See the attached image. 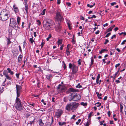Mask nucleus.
Returning a JSON list of instances; mask_svg holds the SVG:
<instances>
[{"label": "nucleus", "instance_id": "f257e3e1", "mask_svg": "<svg viewBox=\"0 0 126 126\" xmlns=\"http://www.w3.org/2000/svg\"><path fill=\"white\" fill-rule=\"evenodd\" d=\"M43 26L47 30H52L54 28V23L52 21L49 19L44 20Z\"/></svg>", "mask_w": 126, "mask_h": 126}, {"label": "nucleus", "instance_id": "f03ea898", "mask_svg": "<svg viewBox=\"0 0 126 126\" xmlns=\"http://www.w3.org/2000/svg\"><path fill=\"white\" fill-rule=\"evenodd\" d=\"M15 105L17 110L19 111L23 110V107L22 106L20 100L18 97H16Z\"/></svg>", "mask_w": 126, "mask_h": 126}, {"label": "nucleus", "instance_id": "7ed1b4c3", "mask_svg": "<svg viewBox=\"0 0 126 126\" xmlns=\"http://www.w3.org/2000/svg\"><path fill=\"white\" fill-rule=\"evenodd\" d=\"M7 70H5L3 71V74L4 76L6 77L7 79L11 80L12 78L9 77L8 75V73H9L11 75H13L14 73L12 71L10 68H8L7 69Z\"/></svg>", "mask_w": 126, "mask_h": 126}, {"label": "nucleus", "instance_id": "20e7f679", "mask_svg": "<svg viewBox=\"0 0 126 126\" xmlns=\"http://www.w3.org/2000/svg\"><path fill=\"white\" fill-rule=\"evenodd\" d=\"M16 97H19L20 93L22 91V87L21 86L17 84H16Z\"/></svg>", "mask_w": 126, "mask_h": 126}, {"label": "nucleus", "instance_id": "39448f33", "mask_svg": "<svg viewBox=\"0 0 126 126\" xmlns=\"http://www.w3.org/2000/svg\"><path fill=\"white\" fill-rule=\"evenodd\" d=\"M72 95L73 96V100L74 101H77L81 99V96L79 94L76 93H73Z\"/></svg>", "mask_w": 126, "mask_h": 126}, {"label": "nucleus", "instance_id": "423d86ee", "mask_svg": "<svg viewBox=\"0 0 126 126\" xmlns=\"http://www.w3.org/2000/svg\"><path fill=\"white\" fill-rule=\"evenodd\" d=\"M0 15L4 16H8V15H10L9 11L6 9H4L2 10L0 13Z\"/></svg>", "mask_w": 126, "mask_h": 126}, {"label": "nucleus", "instance_id": "0eeeda50", "mask_svg": "<svg viewBox=\"0 0 126 126\" xmlns=\"http://www.w3.org/2000/svg\"><path fill=\"white\" fill-rule=\"evenodd\" d=\"M72 74L76 75L78 73V67L77 66L75 65L74 64H73V67L72 68Z\"/></svg>", "mask_w": 126, "mask_h": 126}, {"label": "nucleus", "instance_id": "6e6552de", "mask_svg": "<svg viewBox=\"0 0 126 126\" xmlns=\"http://www.w3.org/2000/svg\"><path fill=\"white\" fill-rule=\"evenodd\" d=\"M55 19L56 21L58 22L59 23H60V22L64 20L63 16H55Z\"/></svg>", "mask_w": 126, "mask_h": 126}, {"label": "nucleus", "instance_id": "1a4fd4ad", "mask_svg": "<svg viewBox=\"0 0 126 126\" xmlns=\"http://www.w3.org/2000/svg\"><path fill=\"white\" fill-rule=\"evenodd\" d=\"M73 105H72V108H71V110L72 111H74L77 109L79 105V103H76V102H73Z\"/></svg>", "mask_w": 126, "mask_h": 126}, {"label": "nucleus", "instance_id": "9d476101", "mask_svg": "<svg viewBox=\"0 0 126 126\" xmlns=\"http://www.w3.org/2000/svg\"><path fill=\"white\" fill-rule=\"evenodd\" d=\"M73 105V103L72 102L67 104L66 107V110L68 111H70Z\"/></svg>", "mask_w": 126, "mask_h": 126}, {"label": "nucleus", "instance_id": "9b49d317", "mask_svg": "<svg viewBox=\"0 0 126 126\" xmlns=\"http://www.w3.org/2000/svg\"><path fill=\"white\" fill-rule=\"evenodd\" d=\"M63 113V111L62 110H58L57 112L55 114L57 118H58L61 116Z\"/></svg>", "mask_w": 126, "mask_h": 126}, {"label": "nucleus", "instance_id": "f8f14e48", "mask_svg": "<svg viewBox=\"0 0 126 126\" xmlns=\"http://www.w3.org/2000/svg\"><path fill=\"white\" fill-rule=\"evenodd\" d=\"M56 30V31L60 33L62 31V27L60 25V23H59L57 26V27L55 28Z\"/></svg>", "mask_w": 126, "mask_h": 126}, {"label": "nucleus", "instance_id": "ddd939ff", "mask_svg": "<svg viewBox=\"0 0 126 126\" xmlns=\"http://www.w3.org/2000/svg\"><path fill=\"white\" fill-rule=\"evenodd\" d=\"M8 16H0V18L3 21L6 20L9 17Z\"/></svg>", "mask_w": 126, "mask_h": 126}, {"label": "nucleus", "instance_id": "4468645a", "mask_svg": "<svg viewBox=\"0 0 126 126\" xmlns=\"http://www.w3.org/2000/svg\"><path fill=\"white\" fill-rule=\"evenodd\" d=\"M16 25L17 24L16 22H10V26L13 28H14Z\"/></svg>", "mask_w": 126, "mask_h": 126}, {"label": "nucleus", "instance_id": "2eb2a0df", "mask_svg": "<svg viewBox=\"0 0 126 126\" xmlns=\"http://www.w3.org/2000/svg\"><path fill=\"white\" fill-rule=\"evenodd\" d=\"M72 94V93H71V94L69 95L68 96V100L70 101H71L72 100H73V96Z\"/></svg>", "mask_w": 126, "mask_h": 126}, {"label": "nucleus", "instance_id": "dca6fc26", "mask_svg": "<svg viewBox=\"0 0 126 126\" xmlns=\"http://www.w3.org/2000/svg\"><path fill=\"white\" fill-rule=\"evenodd\" d=\"M66 20L67 24L68 26V27L69 29L70 30H71L72 28L70 27V20L67 19H66Z\"/></svg>", "mask_w": 126, "mask_h": 126}, {"label": "nucleus", "instance_id": "f3484780", "mask_svg": "<svg viewBox=\"0 0 126 126\" xmlns=\"http://www.w3.org/2000/svg\"><path fill=\"white\" fill-rule=\"evenodd\" d=\"M69 92H77V90L73 88H70L69 89Z\"/></svg>", "mask_w": 126, "mask_h": 126}, {"label": "nucleus", "instance_id": "a211bd4d", "mask_svg": "<svg viewBox=\"0 0 126 126\" xmlns=\"http://www.w3.org/2000/svg\"><path fill=\"white\" fill-rule=\"evenodd\" d=\"M38 122L39 125L41 126H43L44 124L43 123L42 120L41 119H40L38 121Z\"/></svg>", "mask_w": 126, "mask_h": 126}, {"label": "nucleus", "instance_id": "6ab92c4d", "mask_svg": "<svg viewBox=\"0 0 126 126\" xmlns=\"http://www.w3.org/2000/svg\"><path fill=\"white\" fill-rule=\"evenodd\" d=\"M100 77V74H99L98 75L96 79V82L97 84H98L99 83V80Z\"/></svg>", "mask_w": 126, "mask_h": 126}, {"label": "nucleus", "instance_id": "aec40b11", "mask_svg": "<svg viewBox=\"0 0 126 126\" xmlns=\"http://www.w3.org/2000/svg\"><path fill=\"white\" fill-rule=\"evenodd\" d=\"M25 5V9L27 13L28 12V9L29 8H28V4H27L24 5Z\"/></svg>", "mask_w": 126, "mask_h": 126}, {"label": "nucleus", "instance_id": "412c9836", "mask_svg": "<svg viewBox=\"0 0 126 126\" xmlns=\"http://www.w3.org/2000/svg\"><path fill=\"white\" fill-rule=\"evenodd\" d=\"M15 12L16 13H17L18 12V10L17 7H16L15 5L13 6Z\"/></svg>", "mask_w": 126, "mask_h": 126}, {"label": "nucleus", "instance_id": "4be33fe9", "mask_svg": "<svg viewBox=\"0 0 126 126\" xmlns=\"http://www.w3.org/2000/svg\"><path fill=\"white\" fill-rule=\"evenodd\" d=\"M108 50L107 48H105L104 49H102L101 51L99 52L100 54H101L102 53L105 52V51H108Z\"/></svg>", "mask_w": 126, "mask_h": 126}, {"label": "nucleus", "instance_id": "5701e85b", "mask_svg": "<svg viewBox=\"0 0 126 126\" xmlns=\"http://www.w3.org/2000/svg\"><path fill=\"white\" fill-rule=\"evenodd\" d=\"M66 51L67 55L68 56H69V55L70 54L71 51H69V50H68V48H67V49H66Z\"/></svg>", "mask_w": 126, "mask_h": 126}, {"label": "nucleus", "instance_id": "b1692460", "mask_svg": "<svg viewBox=\"0 0 126 126\" xmlns=\"http://www.w3.org/2000/svg\"><path fill=\"white\" fill-rule=\"evenodd\" d=\"M95 105L97 107H99L101 106V103L98 102H97V103H96L95 104Z\"/></svg>", "mask_w": 126, "mask_h": 126}, {"label": "nucleus", "instance_id": "393cba45", "mask_svg": "<svg viewBox=\"0 0 126 126\" xmlns=\"http://www.w3.org/2000/svg\"><path fill=\"white\" fill-rule=\"evenodd\" d=\"M52 75L51 74H49L47 75V78L48 79H49L50 78L52 77Z\"/></svg>", "mask_w": 126, "mask_h": 126}, {"label": "nucleus", "instance_id": "a878e982", "mask_svg": "<svg viewBox=\"0 0 126 126\" xmlns=\"http://www.w3.org/2000/svg\"><path fill=\"white\" fill-rule=\"evenodd\" d=\"M91 64L90 65V67H91V66L93 64L94 62V59H93V57H92L91 58Z\"/></svg>", "mask_w": 126, "mask_h": 126}, {"label": "nucleus", "instance_id": "bb28decb", "mask_svg": "<svg viewBox=\"0 0 126 126\" xmlns=\"http://www.w3.org/2000/svg\"><path fill=\"white\" fill-rule=\"evenodd\" d=\"M81 105L84 106H87V103L86 102L84 103V102H82L81 103Z\"/></svg>", "mask_w": 126, "mask_h": 126}, {"label": "nucleus", "instance_id": "cd10ccee", "mask_svg": "<svg viewBox=\"0 0 126 126\" xmlns=\"http://www.w3.org/2000/svg\"><path fill=\"white\" fill-rule=\"evenodd\" d=\"M29 41L31 44H33V42H34L33 39V37L32 36V38H30Z\"/></svg>", "mask_w": 126, "mask_h": 126}, {"label": "nucleus", "instance_id": "c85d7f7f", "mask_svg": "<svg viewBox=\"0 0 126 126\" xmlns=\"http://www.w3.org/2000/svg\"><path fill=\"white\" fill-rule=\"evenodd\" d=\"M46 10V9H44L43 11L40 14V15H45V11Z\"/></svg>", "mask_w": 126, "mask_h": 126}, {"label": "nucleus", "instance_id": "c756f323", "mask_svg": "<svg viewBox=\"0 0 126 126\" xmlns=\"http://www.w3.org/2000/svg\"><path fill=\"white\" fill-rule=\"evenodd\" d=\"M73 67V65L71 63H70L69 65V68L71 69H72V68Z\"/></svg>", "mask_w": 126, "mask_h": 126}, {"label": "nucleus", "instance_id": "7c9ffc66", "mask_svg": "<svg viewBox=\"0 0 126 126\" xmlns=\"http://www.w3.org/2000/svg\"><path fill=\"white\" fill-rule=\"evenodd\" d=\"M66 124L65 122H63V123H62L60 122H59V124L60 126H62L63 125H64L65 124Z\"/></svg>", "mask_w": 126, "mask_h": 126}, {"label": "nucleus", "instance_id": "2f4dec72", "mask_svg": "<svg viewBox=\"0 0 126 126\" xmlns=\"http://www.w3.org/2000/svg\"><path fill=\"white\" fill-rule=\"evenodd\" d=\"M16 22L15 19L14 18L10 19V22Z\"/></svg>", "mask_w": 126, "mask_h": 126}, {"label": "nucleus", "instance_id": "473e14b6", "mask_svg": "<svg viewBox=\"0 0 126 126\" xmlns=\"http://www.w3.org/2000/svg\"><path fill=\"white\" fill-rule=\"evenodd\" d=\"M20 20V17L19 16L17 18V24L18 25H19Z\"/></svg>", "mask_w": 126, "mask_h": 126}, {"label": "nucleus", "instance_id": "72a5a7b5", "mask_svg": "<svg viewBox=\"0 0 126 126\" xmlns=\"http://www.w3.org/2000/svg\"><path fill=\"white\" fill-rule=\"evenodd\" d=\"M52 36L50 34L49 35L48 37L47 38V41H48L49 40V39Z\"/></svg>", "mask_w": 126, "mask_h": 126}, {"label": "nucleus", "instance_id": "f704fd0d", "mask_svg": "<svg viewBox=\"0 0 126 126\" xmlns=\"http://www.w3.org/2000/svg\"><path fill=\"white\" fill-rule=\"evenodd\" d=\"M63 63L64 65V66L63 67V68H64V69H65L66 68V64L65 63L64 61H63Z\"/></svg>", "mask_w": 126, "mask_h": 126}, {"label": "nucleus", "instance_id": "c9c22d12", "mask_svg": "<svg viewBox=\"0 0 126 126\" xmlns=\"http://www.w3.org/2000/svg\"><path fill=\"white\" fill-rule=\"evenodd\" d=\"M7 45H9V44H10L11 43V42L10 41V39L9 38H7Z\"/></svg>", "mask_w": 126, "mask_h": 126}, {"label": "nucleus", "instance_id": "e433bc0d", "mask_svg": "<svg viewBox=\"0 0 126 126\" xmlns=\"http://www.w3.org/2000/svg\"><path fill=\"white\" fill-rule=\"evenodd\" d=\"M112 30L111 29H110V28L106 31L105 33H107L111 31Z\"/></svg>", "mask_w": 126, "mask_h": 126}, {"label": "nucleus", "instance_id": "4c0bfd02", "mask_svg": "<svg viewBox=\"0 0 126 126\" xmlns=\"http://www.w3.org/2000/svg\"><path fill=\"white\" fill-rule=\"evenodd\" d=\"M76 87L77 88H80L82 87V86L80 85L79 83H78L77 85L76 86Z\"/></svg>", "mask_w": 126, "mask_h": 126}, {"label": "nucleus", "instance_id": "58836bf2", "mask_svg": "<svg viewBox=\"0 0 126 126\" xmlns=\"http://www.w3.org/2000/svg\"><path fill=\"white\" fill-rule=\"evenodd\" d=\"M58 45L61 44H62V42L61 40H58Z\"/></svg>", "mask_w": 126, "mask_h": 126}, {"label": "nucleus", "instance_id": "ea45409f", "mask_svg": "<svg viewBox=\"0 0 126 126\" xmlns=\"http://www.w3.org/2000/svg\"><path fill=\"white\" fill-rule=\"evenodd\" d=\"M81 121V119H79L78 120V121L76 122V124L77 125H78L79 124V123H80Z\"/></svg>", "mask_w": 126, "mask_h": 126}, {"label": "nucleus", "instance_id": "a19ab883", "mask_svg": "<svg viewBox=\"0 0 126 126\" xmlns=\"http://www.w3.org/2000/svg\"><path fill=\"white\" fill-rule=\"evenodd\" d=\"M93 113V112H91L89 114H88V117L89 118L90 117H91V116L92 115V114Z\"/></svg>", "mask_w": 126, "mask_h": 126}, {"label": "nucleus", "instance_id": "79ce46f5", "mask_svg": "<svg viewBox=\"0 0 126 126\" xmlns=\"http://www.w3.org/2000/svg\"><path fill=\"white\" fill-rule=\"evenodd\" d=\"M109 42V41L107 39H105V41L104 42V44L105 45H106L107 44V43H108Z\"/></svg>", "mask_w": 126, "mask_h": 126}, {"label": "nucleus", "instance_id": "37998d69", "mask_svg": "<svg viewBox=\"0 0 126 126\" xmlns=\"http://www.w3.org/2000/svg\"><path fill=\"white\" fill-rule=\"evenodd\" d=\"M111 33L110 32H109L106 35L105 37H108L111 34Z\"/></svg>", "mask_w": 126, "mask_h": 126}, {"label": "nucleus", "instance_id": "c03bdc74", "mask_svg": "<svg viewBox=\"0 0 126 126\" xmlns=\"http://www.w3.org/2000/svg\"><path fill=\"white\" fill-rule=\"evenodd\" d=\"M62 87V86L61 84H59V85L58 86L57 88L58 89H59L60 88H61V87Z\"/></svg>", "mask_w": 126, "mask_h": 126}, {"label": "nucleus", "instance_id": "a18cd8bd", "mask_svg": "<svg viewBox=\"0 0 126 126\" xmlns=\"http://www.w3.org/2000/svg\"><path fill=\"white\" fill-rule=\"evenodd\" d=\"M28 0H24V1L23 2V4L24 5H25L26 4H28L27 3Z\"/></svg>", "mask_w": 126, "mask_h": 126}, {"label": "nucleus", "instance_id": "49530a36", "mask_svg": "<svg viewBox=\"0 0 126 126\" xmlns=\"http://www.w3.org/2000/svg\"><path fill=\"white\" fill-rule=\"evenodd\" d=\"M19 73H16V76L17 78V79H18L19 78Z\"/></svg>", "mask_w": 126, "mask_h": 126}, {"label": "nucleus", "instance_id": "de8ad7c7", "mask_svg": "<svg viewBox=\"0 0 126 126\" xmlns=\"http://www.w3.org/2000/svg\"><path fill=\"white\" fill-rule=\"evenodd\" d=\"M23 48H25V46L26 45V42L25 41H24V42H23Z\"/></svg>", "mask_w": 126, "mask_h": 126}, {"label": "nucleus", "instance_id": "09e8293b", "mask_svg": "<svg viewBox=\"0 0 126 126\" xmlns=\"http://www.w3.org/2000/svg\"><path fill=\"white\" fill-rule=\"evenodd\" d=\"M96 17V16H91V17H88V19H92L93 18H95Z\"/></svg>", "mask_w": 126, "mask_h": 126}, {"label": "nucleus", "instance_id": "8fccbe9b", "mask_svg": "<svg viewBox=\"0 0 126 126\" xmlns=\"http://www.w3.org/2000/svg\"><path fill=\"white\" fill-rule=\"evenodd\" d=\"M81 60V59H79L78 60V64L79 65H81V63L80 62V61Z\"/></svg>", "mask_w": 126, "mask_h": 126}, {"label": "nucleus", "instance_id": "3c124183", "mask_svg": "<svg viewBox=\"0 0 126 126\" xmlns=\"http://www.w3.org/2000/svg\"><path fill=\"white\" fill-rule=\"evenodd\" d=\"M14 28H15V30H17L18 29V27L17 25H16V26H15V27Z\"/></svg>", "mask_w": 126, "mask_h": 126}, {"label": "nucleus", "instance_id": "603ef678", "mask_svg": "<svg viewBox=\"0 0 126 126\" xmlns=\"http://www.w3.org/2000/svg\"><path fill=\"white\" fill-rule=\"evenodd\" d=\"M87 7H90V8H92L93 7V5H90V4H87Z\"/></svg>", "mask_w": 126, "mask_h": 126}, {"label": "nucleus", "instance_id": "864d4df0", "mask_svg": "<svg viewBox=\"0 0 126 126\" xmlns=\"http://www.w3.org/2000/svg\"><path fill=\"white\" fill-rule=\"evenodd\" d=\"M45 43L43 42H42V43H41V48L43 47Z\"/></svg>", "mask_w": 126, "mask_h": 126}, {"label": "nucleus", "instance_id": "5fc2aeb1", "mask_svg": "<svg viewBox=\"0 0 126 126\" xmlns=\"http://www.w3.org/2000/svg\"><path fill=\"white\" fill-rule=\"evenodd\" d=\"M34 119L33 121H30L29 122V124H31V125H32V123H34Z\"/></svg>", "mask_w": 126, "mask_h": 126}, {"label": "nucleus", "instance_id": "6e6d98bb", "mask_svg": "<svg viewBox=\"0 0 126 126\" xmlns=\"http://www.w3.org/2000/svg\"><path fill=\"white\" fill-rule=\"evenodd\" d=\"M71 45L70 44H68L67 46L66 47V49H67V48H68V50H69V47Z\"/></svg>", "mask_w": 126, "mask_h": 126}, {"label": "nucleus", "instance_id": "4d7b16f0", "mask_svg": "<svg viewBox=\"0 0 126 126\" xmlns=\"http://www.w3.org/2000/svg\"><path fill=\"white\" fill-rule=\"evenodd\" d=\"M126 42V40H124L123 42L121 43V45H124L125 44V43Z\"/></svg>", "mask_w": 126, "mask_h": 126}, {"label": "nucleus", "instance_id": "13d9d810", "mask_svg": "<svg viewBox=\"0 0 126 126\" xmlns=\"http://www.w3.org/2000/svg\"><path fill=\"white\" fill-rule=\"evenodd\" d=\"M116 3V2H113L111 3H110L111 5L112 6H113Z\"/></svg>", "mask_w": 126, "mask_h": 126}, {"label": "nucleus", "instance_id": "bf43d9fd", "mask_svg": "<svg viewBox=\"0 0 126 126\" xmlns=\"http://www.w3.org/2000/svg\"><path fill=\"white\" fill-rule=\"evenodd\" d=\"M66 4L67 5V6H69L71 5V3L70 2H67L66 3Z\"/></svg>", "mask_w": 126, "mask_h": 126}, {"label": "nucleus", "instance_id": "052dcab7", "mask_svg": "<svg viewBox=\"0 0 126 126\" xmlns=\"http://www.w3.org/2000/svg\"><path fill=\"white\" fill-rule=\"evenodd\" d=\"M37 22L39 24L38 25H41V22L39 20H38L37 21Z\"/></svg>", "mask_w": 126, "mask_h": 126}, {"label": "nucleus", "instance_id": "680f3d73", "mask_svg": "<svg viewBox=\"0 0 126 126\" xmlns=\"http://www.w3.org/2000/svg\"><path fill=\"white\" fill-rule=\"evenodd\" d=\"M76 116L75 115H73L72 117L71 118V119H75V117Z\"/></svg>", "mask_w": 126, "mask_h": 126}, {"label": "nucleus", "instance_id": "e2e57ef3", "mask_svg": "<svg viewBox=\"0 0 126 126\" xmlns=\"http://www.w3.org/2000/svg\"><path fill=\"white\" fill-rule=\"evenodd\" d=\"M56 16H61L60 13L57 12V13H56Z\"/></svg>", "mask_w": 126, "mask_h": 126}, {"label": "nucleus", "instance_id": "0e129e2a", "mask_svg": "<svg viewBox=\"0 0 126 126\" xmlns=\"http://www.w3.org/2000/svg\"><path fill=\"white\" fill-rule=\"evenodd\" d=\"M119 69L118 70V71L116 72L115 74L114 75L116 76L117 75V74H118V73L119 72Z\"/></svg>", "mask_w": 126, "mask_h": 126}, {"label": "nucleus", "instance_id": "69168bd1", "mask_svg": "<svg viewBox=\"0 0 126 126\" xmlns=\"http://www.w3.org/2000/svg\"><path fill=\"white\" fill-rule=\"evenodd\" d=\"M120 65V63H118V64H116L115 66V67L116 68H117Z\"/></svg>", "mask_w": 126, "mask_h": 126}, {"label": "nucleus", "instance_id": "338daca9", "mask_svg": "<svg viewBox=\"0 0 126 126\" xmlns=\"http://www.w3.org/2000/svg\"><path fill=\"white\" fill-rule=\"evenodd\" d=\"M107 59V58L104 59L102 60V61L104 63H106V62L105 61Z\"/></svg>", "mask_w": 126, "mask_h": 126}, {"label": "nucleus", "instance_id": "774afa93", "mask_svg": "<svg viewBox=\"0 0 126 126\" xmlns=\"http://www.w3.org/2000/svg\"><path fill=\"white\" fill-rule=\"evenodd\" d=\"M89 124L88 121H87V123L86 124L85 126H89Z\"/></svg>", "mask_w": 126, "mask_h": 126}]
</instances>
